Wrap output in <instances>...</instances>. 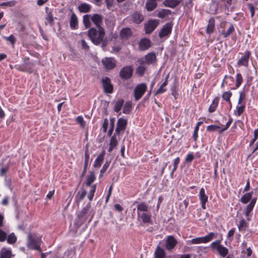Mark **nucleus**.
I'll return each mask as SVG.
<instances>
[{
    "label": "nucleus",
    "instance_id": "f257e3e1",
    "mask_svg": "<svg viewBox=\"0 0 258 258\" xmlns=\"http://www.w3.org/2000/svg\"><path fill=\"white\" fill-rule=\"evenodd\" d=\"M105 30L103 27L100 28H91L88 31V36L92 42L96 45L101 44L104 49L107 44V41L105 38Z\"/></svg>",
    "mask_w": 258,
    "mask_h": 258
},
{
    "label": "nucleus",
    "instance_id": "f03ea898",
    "mask_svg": "<svg viewBox=\"0 0 258 258\" xmlns=\"http://www.w3.org/2000/svg\"><path fill=\"white\" fill-rule=\"evenodd\" d=\"M10 163V159L9 157L3 160L2 163L3 167L1 168V176H5L6 184L9 188L10 191H11V178L10 177L5 176L6 173L9 169Z\"/></svg>",
    "mask_w": 258,
    "mask_h": 258
},
{
    "label": "nucleus",
    "instance_id": "7ed1b4c3",
    "mask_svg": "<svg viewBox=\"0 0 258 258\" xmlns=\"http://www.w3.org/2000/svg\"><path fill=\"white\" fill-rule=\"evenodd\" d=\"M147 89V86L142 83L136 87L134 89V97L136 101L139 100L144 95Z\"/></svg>",
    "mask_w": 258,
    "mask_h": 258
},
{
    "label": "nucleus",
    "instance_id": "20e7f679",
    "mask_svg": "<svg viewBox=\"0 0 258 258\" xmlns=\"http://www.w3.org/2000/svg\"><path fill=\"white\" fill-rule=\"evenodd\" d=\"M133 69L131 66H125L122 68L119 72L120 77L123 80H128L133 75Z\"/></svg>",
    "mask_w": 258,
    "mask_h": 258
},
{
    "label": "nucleus",
    "instance_id": "39448f33",
    "mask_svg": "<svg viewBox=\"0 0 258 258\" xmlns=\"http://www.w3.org/2000/svg\"><path fill=\"white\" fill-rule=\"evenodd\" d=\"M159 21L158 20H151L145 24V30L146 34L151 33L158 26Z\"/></svg>",
    "mask_w": 258,
    "mask_h": 258
},
{
    "label": "nucleus",
    "instance_id": "423d86ee",
    "mask_svg": "<svg viewBox=\"0 0 258 258\" xmlns=\"http://www.w3.org/2000/svg\"><path fill=\"white\" fill-rule=\"evenodd\" d=\"M214 235V233L213 232H211L205 236L193 238L189 242L191 244H199L202 243H206L211 240L213 238Z\"/></svg>",
    "mask_w": 258,
    "mask_h": 258
},
{
    "label": "nucleus",
    "instance_id": "0eeeda50",
    "mask_svg": "<svg viewBox=\"0 0 258 258\" xmlns=\"http://www.w3.org/2000/svg\"><path fill=\"white\" fill-rule=\"evenodd\" d=\"M27 245L29 248L38 250L41 251L40 247L38 245V240L33 237L32 234L30 233L28 235V242Z\"/></svg>",
    "mask_w": 258,
    "mask_h": 258
},
{
    "label": "nucleus",
    "instance_id": "6e6552de",
    "mask_svg": "<svg viewBox=\"0 0 258 258\" xmlns=\"http://www.w3.org/2000/svg\"><path fill=\"white\" fill-rule=\"evenodd\" d=\"M6 239L8 243L13 244L17 241V237L14 233H11L7 236V233L1 230V242L5 241Z\"/></svg>",
    "mask_w": 258,
    "mask_h": 258
},
{
    "label": "nucleus",
    "instance_id": "1a4fd4ad",
    "mask_svg": "<svg viewBox=\"0 0 258 258\" xmlns=\"http://www.w3.org/2000/svg\"><path fill=\"white\" fill-rule=\"evenodd\" d=\"M102 62L107 70H112L116 66V61L113 57H105L102 60Z\"/></svg>",
    "mask_w": 258,
    "mask_h": 258
},
{
    "label": "nucleus",
    "instance_id": "9d476101",
    "mask_svg": "<svg viewBox=\"0 0 258 258\" xmlns=\"http://www.w3.org/2000/svg\"><path fill=\"white\" fill-rule=\"evenodd\" d=\"M127 124L126 119L122 118H120L118 119L117 122V126L115 129V135H119L121 132H124L125 130Z\"/></svg>",
    "mask_w": 258,
    "mask_h": 258
},
{
    "label": "nucleus",
    "instance_id": "9b49d317",
    "mask_svg": "<svg viewBox=\"0 0 258 258\" xmlns=\"http://www.w3.org/2000/svg\"><path fill=\"white\" fill-rule=\"evenodd\" d=\"M177 243V241L173 236L169 235L165 241V247L168 250L173 249Z\"/></svg>",
    "mask_w": 258,
    "mask_h": 258
},
{
    "label": "nucleus",
    "instance_id": "f8f14e48",
    "mask_svg": "<svg viewBox=\"0 0 258 258\" xmlns=\"http://www.w3.org/2000/svg\"><path fill=\"white\" fill-rule=\"evenodd\" d=\"M172 28V24L171 23H167L164 25L161 29L159 36L160 38H163L165 36L169 35L171 32Z\"/></svg>",
    "mask_w": 258,
    "mask_h": 258
},
{
    "label": "nucleus",
    "instance_id": "ddd939ff",
    "mask_svg": "<svg viewBox=\"0 0 258 258\" xmlns=\"http://www.w3.org/2000/svg\"><path fill=\"white\" fill-rule=\"evenodd\" d=\"M102 85L105 92L111 93L113 91V86L111 84L110 80L108 77L102 79Z\"/></svg>",
    "mask_w": 258,
    "mask_h": 258
},
{
    "label": "nucleus",
    "instance_id": "4468645a",
    "mask_svg": "<svg viewBox=\"0 0 258 258\" xmlns=\"http://www.w3.org/2000/svg\"><path fill=\"white\" fill-rule=\"evenodd\" d=\"M92 22L96 26V28H100L103 24V17L101 15L95 14L91 18Z\"/></svg>",
    "mask_w": 258,
    "mask_h": 258
},
{
    "label": "nucleus",
    "instance_id": "2eb2a0df",
    "mask_svg": "<svg viewBox=\"0 0 258 258\" xmlns=\"http://www.w3.org/2000/svg\"><path fill=\"white\" fill-rule=\"evenodd\" d=\"M139 49L145 51L149 48L151 46V41L148 38H143L139 43Z\"/></svg>",
    "mask_w": 258,
    "mask_h": 258
},
{
    "label": "nucleus",
    "instance_id": "dca6fc26",
    "mask_svg": "<svg viewBox=\"0 0 258 258\" xmlns=\"http://www.w3.org/2000/svg\"><path fill=\"white\" fill-rule=\"evenodd\" d=\"M132 35V32L130 28H123L119 32V36L122 40H127Z\"/></svg>",
    "mask_w": 258,
    "mask_h": 258
},
{
    "label": "nucleus",
    "instance_id": "f3484780",
    "mask_svg": "<svg viewBox=\"0 0 258 258\" xmlns=\"http://www.w3.org/2000/svg\"><path fill=\"white\" fill-rule=\"evenodd\" d=\"M156 61L157 58L155 53H149L145 56V62L147 64H154ZM141 61V63L144 62V61L142 60Z\"/></svg>",
    "mask_w": 258,
    "mask_h": 258
},
{
    "label": "nucleus",
    "instance_id": "a211bd4d",
    "mask_svg": "<svg viewBox=\"0 0 258 258\" xmlns=\"http://www.w3.org/2000/svg\"><path fill=\"white\" fill-rule=\"evenodd\" d=\"M200 200L202 204V207L203 209H205L206 204L208 201V196L205 194V190L204 188H201L199 193Z\"/></svg>",
    "mask_w": 258,
    "mask_h": 258
},
{
    "label": "nucleus",
    "instance_id": "6ab92c4d",
    "mask_svg": "<svg viewBox=\"0 0 258 258\" xmlns=\"http://www.w3.org/2000/svg\"><path fill=\"white\" fill-rule=\"evenodd\" d=\"M138 217H140L144 223H151V215L149 212L140 213L138 212Z\"/></svg>",
    "mask_w": 258,
    "mask_h": 258
},
{
    "label": "nucleus",
    "instance_id": "aec40b11",
    "mask_svg": "<svg viewBox=\"0 0 258 258\" xmlns=\"http://www.w3.org/2000/svg\"><path fill=\"white\" fill-rule=\"evenodd\" d=\"M180 3V1L179 0H165L163 2V4L166 7L175 8Z\"/></svg>",
    "mask_w": 258,
    "mask_h": 258
},
{
    "label": "nucleus",
    "instance_id": "412c9836",
    "mask_svg": "<svg viewBox=\"0 0 258 258\" xmlns=\"http://www.w3.org/2000/svg\"><path fill=\"white\" fill-rule=\"evenodd\" d=\"M96 179L95 173L93 171H89L87 176L85 184L87 186H90Z\"/></svg>",
    "mask_w": 258,
    "mask_h": 258
},
{
    "label": "nucleus",
    "instance_id": "4be33fe9",
    "mask_svg": "<svg viewBox=\"0 0 258 258\" xmlns=\"http://www.w3.org/2000/svg\"><path fill=\"white\" fill-rule=\"evenodd\" d=\"M249 55V51H246L244 56L238 62V64L239 66H247Z\"/></svg>",
    "mask_w": 258,
    "mask_h": 258
},
{
    "label": "nucleus",
    "instance_id": "5701e85b",
    "mask_svg": "<svg viewBox=\"0 0 258 258\" xmlns=\"http://www.w3.org/2000/svg\"><path fill=\"white\" fill-rule=\"evenodd\" d=\"M105 154V151L103 150L102 151V152L98 156V157L96 159L95 162L94 163V165H93L94 167L97 168V167H100V166L104 160Z\"/></svg>",
    "mask_w": 258,
    "mask_h": 258
},
{
    "label": "nucleus",
    "instance_id": "b1692460",
    "mask_svg": "<svg viewBox=\"0 0 258 258\" xmlns=\"http://www.w3.org/2000/svg\"><path fill=\"white\" fill-rule=\"evenodd\" d=\"M133 22L136 24H140L144 20V17L141 14L135 12L132 15Z\"/></svg>",
    "mask_w": 258,
    "mask_h": 258
},
{
    "label": "nucleus",
    "instance_id": "393cba45",
    "mask_svg": "<svg viewBox=\"0 0 258 258\" xmlns=\"http://www.w3.org/2000/svg\"><path fill=\"white\" fill-rule=\"evenodd\" d=\"M165 253L164 250L159 245L157 246L155 251V258H165Z\"/></svg>",
    "mask_w": 258,
    "mask_h": 258
},
{
    "label": "nucleus",
    "instance_id": "a878e982",
    "mask_svg": "<svg viewBox=\"0 0 258 258\" xmlns=\"http://www.w3.org/2000/svg\"><path fill=\"white\" fill-rule=\"evenodd\" d=\"M157 6V3L152 0H148L146 3V8L148 11H152Z\"/></svg>",
    "mask_w": 258,
    "mask_h": 258
},
{
    "label": "nucleus",
    "instance_id": "bb28decb",
    "mask_svg": "<svg viewBox=\"0 0 258 258\" xmlns=\"http://www.w3.org/2000/svg\"><path fill=\"white\" fill-rule=\"evenodd\" d=\"M78 20L77 16L75 13H73L70 19V27L72 29H75L78 25Z\"/></svg>",
    "mask_w": 258,
    "mask_h": 258
},
{
    "label": "nucleus",
    "instance_id": "cd10ccee",
    "mask_svg": "<svg viewBox=\"0 0 258 258\" xmlns=\"http://www.w3.org/2000/svg\"><path fill=\"white\" fill-rule=\"evenodd\" d=\"M215 28V20L213 18H211L209 21L207 27L206 32L208 34H211L213 32Z\"/></svg>",
    "mask_w": 258,
    "mask_h": 258
},
{
    "label": "nucleus",
    "instance_id": "c85d7f7f",
    "mask_svg": "<svg viewBox=\"0 0 258 258\" xmlns=\"http://www.w3.org/2000/svg\"><path fill=\"white\" fill-rule=\"evenodd\" d=\"M78 10L81 13H88L91 10V6L88 4L83 3L79 6Z\"/></svg>",
    "mask_w": 258,
    "mask_h": 258
},
{
    "label": "nucleus",
    "instance_id": "c756f323",
    "mask_svg": "<svg viewBox=\"0 0 258 258\" xmlns=\"http://www.w3.org/2000/svg\"><path fill=\"white\" fill-rule=\"evenodd\" d=\"M216 249L220 255L223 257L225 256L228 253V249L221 245H218Z\"/></svg>",
    "mask_w": 258,
    "mask_h": 258
},
{
    "label": "nucleus",
    "instance_id": "7c9ffc66",
    "mask_svg": "<svg viewBox=\"0 0 258 258\" xmlns=\"http://www.w3.org/2000/svg\"><path fill=\"white\" fill-rule=\"evenodd\" d=\"M149 206L145 203H140L137 206L138 213L140 212H148Z\"/></svg>",
    "mask_w": 258,
    "mask_h": 258
},
{
    "label": "nucleus",
    "instance_id": "2f4dec72",
    "mask_svg": "<svg viewBox=\"0 0 258 258\" xmlns=\"http://www.w3.org/2000/svg\"><path fill=\"white\" fill-rule=\"evenodd\" d=\"M12 255V253L10 249H7L3 248L1 250V258H11Z\"/></svg>",
    "mask_w": 258,
    "mask_h": 258
},
{
    "label": "nucleus",
    "instance_id": "473e14b6",
    "mask_svg": "<svg viewBox=\"0 0 258 258\" xmlns=\"http://www.w3.org/2000/svg\"><path fill=\"white\" fill-rule=\"evenodd\" d=\"M91 16L90 15H85L83 16V24L86 28H89L91 26V23L90 21Z\"/></svg>",
    "mask_w": 258,
    "mask_h": 258
},
{
    "label": "nucleus",
    "instance_id": "72a5a7b5",
    "mask_svg": "<svg viewBox=\"0 0 258 258\" xmlns=\"http://www.w3.org/2000/svg\"><path fill=\"white\" fill-rule=\"evenodd\" d=\"M123 103L124 100L122 99H119L117 100L116 101L114 107V111L116 112H119L120 110L121 107H122Z\"/></svg>",
    "mask_w": 258,
    "mask_h": 258
},
{
    "label": "nucleus",
    "instance_id": "f704fd0d",
    "mask_svg": "<svg viewBox=\"0 0 258 258\" xmlns=\"http://www.w3.org/2000/svg\"><path fill=\"white\" fill-rule=\"evenodd\" d=\"M252 192L244 194L241 198V202L243 204L247 203L252 198Z\"/></svg>",
    "mask_w": 258,
    "mask_h": 258
},
{
    "label": "nucleus",
    "instance_id": "c9c22d12",
    "mask_svg": "<svg viewBox=\"0 0 258 258\" xmlns=\"http://www.w3.org/2000/svg\"><path fill=\"white\" fill-rule=\"evenodd\" d=\"M90 208V203H88L86 206L83 208L82 211L78 214V217L80 219L83 218V217L88 212Z\"/></svg>",
    "mask_w": 258,
    "mask_h": 258
},
{
    "label": "nucleus",
    "instance_id": "e433bc0d",
    "mask_svg": "<svg viewBox=\"0 0 258 258\" xmlns=\"http://www.w3.org/2000/svg\"><path fill=\"white\" fill-rule=\"evenodd\" d=\"M89 155L87 153V150H86L85 154L84 167L83 172L82 173L81 176H83L86 172L87 168V166H88V162H89Z\"/></svg>",
    "mask_w": 258,
    "mask_h": 258
},
{
    "label": "nucleus",
    "instance_id": "4c0bfd02",
    "mask_svg": "<svg viewBox=\"0 0 258 258\" xmlns=\"http://www.w3.org/2000/svg\"><path fill=\"white\" fill-rule=\"evenodd\" d=\"M46 13L47 14L46 16L45 17L46 20L49 23L52 24L53 22V18L51 14V12L49 10L48 8H45Z\"/></svg>",
    "mask_w": 258,
    "mask_h": 258
},
{
    "label": "nucleus",
    "instance_id": "58836bf2",
    "mask_svg": "<svg viewBox=\"0 0 258 258\" xmlns=\"http://www.w3.org/2000/svg\"><path fill=\"white\" fill-rule=\"evenodd\" d=\"M234 27L232 24H230L229 28L226 32H222V35H223V37L226 38L228 36L230 35L234 31Z\"/></svg>",
    "mask_w": 258,
    "mask_h": 258
},
{
    "label": "nucleus",
    "instance_id": "ea45409f",
    "mask_svg": "<svg viewBox=\"0 0 258 258\" xmlns=\"http://www.w3.org/2000/svg\"><path fill=\"white\" fill-rule=\"evenodd\" d=\"M218 98H215V99H214V100L213 101L212 104L210 106V107L209 108V111L210 112H214L216 110V108L218 105Z\"/></svg>",
    "mask_w": 258,
    "mask_h": 258
},
{
    "label": "nucleus",
    "instance_id": "a19ab883",
    "mask_svg": "<svg viewBox=\"0 0 258 258\" xmlns=\"http://www.w3.org/2000/svg\"><path fill=\"white\" fill-rule=\"evenodd\" d=\"M146 70V68L144 65L141 64L137 68L136 73L140 76H142L144 75Z\"/></svg>",
    "mask_w": 258,
    "mask_h": 258
},
{
    "label": "nucleus",
    "instance_id": "79ce46f5",
    "mask_svg": "<svg viewBox=\"0 0 258 258\" xmlns=\"http://www.w3.org/2000/svg\"><path fill=\"white\" fill-rule=\"evenodd\" d=\"M117 143L118 141L116 137V135L114 134L110 139L109 146L113 148H115L116 147Z\"/></svg>",
    "mask_w": 258,
    "mask_h": 258
},
{
    "label": "nucleus",
    "instance_id": "37998d69",
    "mask_svg": "<svg viewBox=\"0 0 258 258\" xmlns=\"http://www.w3.org/2000/svg\"><path fill=\"white\" fill-rule=\"evenodd\" d=\"M131 108L132 104L130 102H126L123 107V112L124 113H129L131 110Z\"/></svg>",
    "mask_w": 258,
    "mask_h": 258
},
{
    "label": "nucleus",
    "instance_id": "c03bdc74",
    "mask_svg": "<svg viewBox=\"0 0 258 258\" xmlns=\"http://www.w3.org/2000/svg\"><path fill=\"white\" fill-rule=\"evenodd\" d=\"M231 96H232V93L229 91L224 92L223 94L222 97L224 100H225L227 102H229L230 103V104H231L230 98L231 97Z\"/></svg>",
    "mask_w": 258,
    "mask_h": 258
},
{
    "label": "nucleus",
    "instance_id": "a18cd8bd",
    "mask_svg": "<svg viewBox=\"0 0 258 258\" xmlns=\"http://www.w3.org/2000/svg\"><path fill=\"white\" fill-rule=\"evenodd\" d=\"M96 185L94 184L93 186H92L91 189L89 192V195L88 196V198L90 201L92 200V199L94 197V192L96 190Z\"/></svg>",
    "mask_w": 258,
    "mask_h": 258
},
{
    "label": "nucleus",
    "instance_id": "49530a36",
    "mask_svg": "<svg viewBox=\"0 0 258 258\" xmlns=\"http://www.w3.org/2000/svg\"><path fill=\"white\" fill-rule=\"evenodd\" d=\"M243 79L240 73H238L236 75V85L235 87L238 88L240 86L241 83L242 82Z\"/></svg>",
    "mask_w": 258,
    "mask_h": 258
},
{
    "label": "nucleus",
    "instance_id": "de8ad7c7",
    "mask_svg": "<svg viewBox=\"0 0 258 258\" xmlns=\"http://www.w3.org/2000/svg\"><path fill=\"white\" fill-rule=\"evenodd\" d=\"M247 226V223L244 219H241L238 225V228L240 231L244 230Z\"/></svg>",
    "mask_w": 258,
    "mask_h": 258
},
{
    "label": "nucleus",
    "instance_id": "09e8293b",
    "mask_svg": "<svg viewBox=\"0 0 258 258\" xmlns=\"http://www.w3.org/2000/svg\"><path fill=\"white\" fill-rule=\"evenodd\" d=\"M110 161H106L105 162V163L103 165L102 169L100 170V177L101 176L102 174H103V173H104L106 171L107 169L108 168V167H109V166L110 165Z\"/></svg>",
    "mask_w": 258,
    "mask_h": 258
},
{
    "label": "nucleus",
    "instance_id": "8fccbe9b",
    "mask_svg": "<svg viewBox=\"0 0 258 258\" xmlns=\"http://www.w3.org/2000/svg\"><path fill=\"white\" fill-rule=\"evenodd\" d=\"M252 203H249L245 210V214L246 216H247L250 213V212L252 211V210L254 206L252 205Z\"/></svg>",
    "mask_w": 258,
    "mask_h": 258
},
{
    "label": "nucleus",
    "instance_id": "3c124183",
    "mask_svg": "<svg viewBox=\"0 0 258 258\" xmlns=\"http://www.w3.org/2000/svg\"><path fill=\"white\" fill-rule=\"evenodd\" d=\"M16 4L15 1H11L6 3H1V6H8V7H13Z\"/></svg>",
    "mask_w": 258,
    "mask_h": 258
},
{
    "label": "nucleus",
    "instance_id": "603ef678",
    "mask_svg": "<svg viewBox=\"0 0 258 258\" xmlns=\"http://www.w3.org/2000/svg\"><path fill=\"white\" fill-rule=\"evenodd\" d=\"M220 128V127L215 125H210L207 126V130L209 132H214Z\"/></svg>",
    "mask_w": 258,
    "mask_h": 258
},
{
    "label": "nucleus",
    "instance_id": "864d4df0",
    "mask_svg": "<svg viewBox=\"0 0 258 258\" xmlns=\"http://www.w3.org/2000/svg\"><path fill=\"white\" fill-rule=\"evenodd\" d=\"M76 121L79 123L81 126L84 127L85 126V121L82 116H79L76 118Z\"/></svg>",
    "mask_w": 258,
    "mask_h": 258
},
{
    "label": "nucleus",
    "instance_id": "5fc2aeb1",
    "mask_svg": "<svg viewBox=\"0 0 258 258\" xmlns=\"http://www.w3.org/2000/svg\"><path fill=\"white\" fill-rule=\"evenodd\" d=\"M157 16L160 18H164L165 17L167 16L166 14V12H165V9H162L161 11L158 12L157 14Z\"/></svg>",
    "mask_w": 258,
    "mask_h": 258
},
{
    "label": "nucleus",
    "instance_id": "6e6d98bb",
    "mask_svg": "<svg viewBox=\"0 0 258 258\" xmlns=\"http://www.w3.org/2000/svg\"><path fill=\"white\" fill-rule=\"evenodd\" d=\"M244 105H242L240 106H237L236 109L237 115L238 116H240L243 113V112L244 111Z\"/></svg>",
    "mask_w": 258,
    "mask_h": 258
},
{
    "label": "nucleus",
    "instance_id": "4d7b16f0",
    "mask_svg": "<svg viewBox=\"0 0 258 258\" xmlns=\"http://www.w3.org/2000/svg\"><path fill=\"white\" fill-rule=\"evenodd\" d=\"M81 46L82 48L85 50H88L89 49V46L84 39L81 40Z\"/></svg>",
    "mask_w": 258,
    "mask_h": 258
},
{
    "label": "nucleus",
    "instance_id": "13d9d810",
    "mask_svg": "<svg viewBox=\"0 0 258 258\" xmlns=\"http://www.w3.org/2000/svg\"><path fill=\"white\" fill-rule=\"evenodd\" d=\"M86 194L87 191L85 190H83L77 200V202L78 203L80 201L83 200L86 196Z\"/></svg>",
    "mask_w": 258,
    "mask_h": 258
},
{
    "label": "nucleus",
    "instance_id": "bf43d9fd",
    "mask_svg": "<svg viewBox=\"0 0 258 258\" xmlns=\"http://www.w3.org/2000/svg\"><path fill=\"white\" fill-rule=\"evenodd\" d=\"M108 125V120L107 118H105L102 124V128L104 132H106Z\"/></svg>",
    "mask_w": 258,
    "mask_h": 258
},
{
    "label": "nucleus",
    "instance_id": "052dcab7",
    "mask_svg": "<svg viewBox=\"0 0 258 258\" xmlns=\"http://www.w3.org/2000/svg\"><path fill=\"white\" fill-rule=\"evenodd\" d=\"M248 8L250 12L251 17H253L254 15V7L251 4H248Z\"/></svg>",
    "mask_w": 258,
    "mask_h": 258
},
{
    "label": "nucleus",
    "instance_id": "680f3d73",
    "mask_svg": "<svg viewBox=\"0 0 258 258\" xmlns=\"http://www.w3.org/2000/svg\"><path fill=\"white\" fill-rule=\"evenodd\" d=\"M179 157H177L174 160V165H173L174 167H173V169L172 170V173L176 170L177 167V165L179 164Z\"/></svg>",
    "mask_w": 258,
    "mask_h": 258
},
{
    "label": "nucleus",
    "instance_id": "e2e57ef3",
    "mask_svg": "<svg viewBox=\"0 0 258 258\" xmlns=\"http://www.w3.org/2000/svg\"><path fill=\"white\" fill-rule=\"evenodd\" d=\"M4 38L8 41H9L12 44H14L15 43V39L13 35H11L8 37H4Z\"/></svg>",
    "mask_w": 258,
    "mask_h": 258
},
{
    "label": "nucleus",
    "instance_id": "0e129e2a",
    "mask_svg": "<svg viewBox=\"0 0 258 258\" xmlns=\"http://www.w3.org/2000/svg\"><path fill=\"white\" fill-rule=\"evenodd\" d=\"M194 158V157L192 154H189L187 155L185 158V161L187 162H191Z\"/></svg>",
    "mask_w": 258,
    "mask_h": 258
},
{
    "label": "nucleus",
    "instance_id": "69168bd1",
    "mask_svg": "<svg viewBox=\"0 0 258 258\" xmlns=\"http://www.w3.org/2000/svg\"><path fill=\"white\" fill-rule=\"evenodd\" d=\"M245 93L244 92H241L240 93L239 98L238 99V104H241L242 100L245 98Z\"/></svg>",
    "mask_w": 258,
    "mask_h": 258
},
{
    "label": "nucleus",
    "instance_id": "338daca9",
    "mask_svg": "<svg viewBox=\"0 0 258 258\" xmlns=\"http://www.w3.org/2000/svg\"><path fill=\"white\" fill-rule=\"evenodd\" d=\"M199 128L198 126H195V130L193 134V138L196 141L198 138V132L199 131Z\"/></svg>",
    "mask_w": 258,
    "mask_h": 258
},
{
    "label": "nucleus",
    "instance_id": "774afa93",
    "mask_svg": "<svg viewBox=\"0 0 258 258\" xmlns=\"http://www.w3.org/2000/svg\"><path fill=\"white\" fill-rule=\"evenodd\" d=\"M163 87L160 86V87L157 90L155 95H157L158 94L162 93L165 91V89H163Z\"/></svg>",
    "mask_w": 258,
    "mask_h": 258
}]
</instances>
